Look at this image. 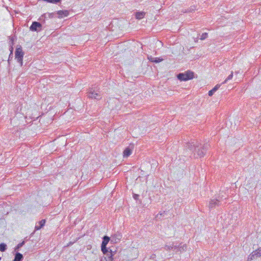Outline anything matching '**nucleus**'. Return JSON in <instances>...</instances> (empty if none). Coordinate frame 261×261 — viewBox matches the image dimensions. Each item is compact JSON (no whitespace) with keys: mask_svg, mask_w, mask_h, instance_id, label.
Returning a JSON list of instances; mask_svg holds the SVG:
<instances>
[{"mask_svg":"<svg viewBox=\"0 0 261 261\" xmlns=\"http://www.w3.org/2000/svg\"><path fill=\"white\" fill-rule=\"evenodd\" d=\"M182 143L184 155L186 156L193 153L194 156L197 158L204 156L208 146L207 144L202 145L197 141L192 140Z\"/></svg>","mask_w":261,"mask_h":261,"instance_id":"1","label":"nucleus"},{"mask_svg":"<svg viewBox=\"0 0 261 261\" xmlns=\"http://www.w3.org/2000/svg\"><path fill=\"white\" fill-rule=\"evenodd\" d=\"M87 95L89 98L97 100H99L102 98L99 89L96 86L90 88L87 92Z\"/></svg>","mask_w":261,"mask_h":261,"instance_id":"2","label":"nucleus"},{"mask_svg":"<svg viewBox=\"0 0 261 261\" xmlns=\"http://www.w3.org/2000/svg\"><path fill=\"white\" fill-rule=\"evenodd\" d=\"M24 53L20 45H17L15 52V58L17 62L20 64V66L23 65V58Z\"/></svg>","mask_w":261,"mask_h":261,"instance_id":"3","label":"nucleus"},{"mask_svg":"<svg viewBox=\"0 0 261 261\" xmlns=\"http://www.w3.org/2000/svg\"><path fill=\"white\" fill-rule=\"evenodd\" d=\"M194 73L191 70H187L184 73H180V81H187L194 78Z\"/></svg>","mask_w":261,"mask_h":261,"instance_id":"4","label":"nucleus"},{"mask_svg":"<svg viewBox=\"0 0 261 261\" xmlns=\"http://www.w3.org/2000/svg\"><path fill=\"white\" fill-rule=\"evenodd\" d=\"M41 23L37 21H33L30 27V30L33 32H40L42 30Z\"/></svg>","mask_w":261,"mask_h":261,"instance_id":"5","label":"nucleus"},{"mask_svg":"<svg viewBox=\"0 0 261 261\" xmlns=\"http://www.w3.org/2000/svg\"><path fill=\"white\" fill-rule=\"evenodd\" d=\"M122 235L119 232H117L111 237V243L116 244L119 243L122 239Z\"/></svg>","mask_w":261,"mask_h":261,"instance_id":"6","label":"nucleus"},{"mask_svg":"<svg viewBox=\"0 0 261 261\" xmlns=\"http://www.w3.org/2000/svg\"><path fill=\"white\" fill-rule=\"evenodd\" d=\"M220 205V201L216 199H211L208 203V208L210 210L214 209Z\"/></svg>","mask_w":261,"mask_h":261,"instance_id":"7","label":"nucleus"},{"mask_svg":"<svg viewBox=\"0 0 261 261\" xmlns=\"http://www.w3.org/2000/svg\"><path fill=\"white\" fill-rule=\"evenodd\" d=\"M110 241L111 242V238L107 236H104L102 238L101 248H106V246H107V244Z\"/></svg>","mask_w":261,"mask_h":261,"instance_id":"8","label":"nucleus"},{"mask_svg":"<svg viewBox=\"0 0 261 261\" xmlns=\"http://www.w3.org/2000/svg\"><path fill=\"white\" fill-rule=\"evenodd\" d=\"M58 15V18H61L64 17H67L69 14V12L67 10H59L57 12Z\"/></svg>","mask_w":261,"mask_h":261,"instance_id":"9","label":"nucleus"},{"mask_svg":"<svg viewBox=\"0 0 261 261\" xmlns=\"http://www.w3.org/2000/svg\"><path fill=\"white\" fill-rule=\"evenodd\" d=\"M132 153V149L130 148L129 147H126L123 151V157L127 158Z\"/></svg>","mask_w":261,"mask_h":261,"instance_id":"10","label":"nucleus"},{"mask_svg":"<svg viewBox=\"0 0 261 261\" xmlns=\"http://www.w3.org/2000/svg\"><path fill=\"white\" fill-rule=\"evenodd\" d=\"M45 219H42L41 220V221H40L39 222H38V224L39 225H36L35 226V230H39V229H40L42 227H43L45 224Z\"/></svg>","mask_w":261,"mask_h":261,"instance_id":"11","label":"nucleus"},{"mask_svg":"<svg viewBox=\"0 0 261 261\" xmlns=\"http://www.w3.org/2000/svg\"><path fill=\"white\" fill-rule=\"evenodd\" d=\"M23 258V255L19 252H16L15 254L14 259L13 261H22Z\"/></svg>","mask_w":261,"mask_h":261,"instance_id":"12","label":"nucleus"},{"mask_svg":"<svg viewBox=\"0 0 261 261\" xmlns=\"http://www.w3.org/2000/svg\"><path fill=\"white\" fill-rule=\"evenodd\" d=\"M145 13L142 12H137L135 14V17L137 19H141L145 16Z\"/></svg>","mask_w":261,"mask_h":261,"instance_id":"13","label":"nucleus"},{"mask_svg":"<svg viewBox=\"0 0 261 261\" xmlns=\"http://www.w3.org/2000/svg\"><path fill=\"white\" fill-rule=\"evenodd\" d=\"M46 19H47V15L46 14H43L39 18V20L40 21V23H41V25L45 23Z\"/></svg>","mask_w":261,"mask_h":261,"instance_id":"14","label":"nucleus"},{"mask_svg":"<svg viewBox=\"0 0 261 261\" xmlns=\"http://www.w3.org/2000/svg\"><path fill=\"white\" fill-rule=\"evenodd\" d=\"M196 10V7L195 6H191L190 8L188 9H182L181 12L183 13H191L194 11Z\"/></svg>","mask_w":261,"mask_h":261,"instance_id":"15","label":"nucleus"},{"mask_svg":"<svg viewBox=\"0 0 261 261\" xmlns=\"http://www.w3.org/2000/svg\"><path fill=\"white\" fill-rule=\"evenodd\" d=\"M7 249V246L6 244L2 243L0 244V251L5 252Z\"/></svg>","mask_w":261,"mask_h":261,"instance_id":"16","label":"nucleus"},{"mask_svg":"<svg viewBox=\"0 0 261 261\" xmlns=\"http://www.w3.org/2000/svg\"><path fill=\"white\" fill-rule=\"evenodd\" d=\"M256 255L255 254L254 252L253 251L251 254H250L248 257L247 260L248 261H251L256 258Z\"/></svg>","mask_w":261,"mask_h":261,"instance_id":"17","label":"nucleus"},{"mask_svg":"<svg viewBox=\"0 0 261 261\" xmlns=\"http://www.w3.org/2000/svg\"><path fill=\"white\" fill-rule=\"evenodd\" d=\"M109 252L111 253V255L110 256H109V260H110L111 261H112L113 260V256L116 253V250L113 251L112 249H110Z\"/></svg>","mask_w":261,"mask_h":261,"instance_id":"18","label":"nucleus"},{"mask_svg":"<svg viewBox=\"0 0 261 261\" xmlns=\"http://www.w3.org/2000/svg\"><path fill=\"white\" fill-rule=\"evenodd\" d=\"M255 254L256 255V257H260L261 256V248H259L254 251Z\"/></svg>","mask_w":261,"mask_h":261,"instance_id":"19","label":"nucleus"},{"mask_svg":"<svg viewBox=\"0 0 261 261\" xmlns=\"http://www.w3.org/2000/svg\"><path fill=\"white\" fill-rule=\"evenodd\" d=\"M25 244V241H23L22 242L19 243L17 246L15 248V250H19L21 247H22Z\"/></svg>","mask_w":261,"mask_h":261,"instance_id":"20","label":"nucleus"},{"mask_svg":"<svg viewBox=\"0 0 261 261\" xmlns=\"http://www.w3.org/2000/svg\"><path fill=\"white\" fill-rule=\"evenodd\" d=\"M233 77V72L231 71L230 74H229L228 77L225 80V81L222 83V84H225L227 83V82L229 80H230L231 79H232Z\"/></svg>","mask_w":261,"mask_h":261,"instance_id":"21","label":"nucleus"},{"mask_svg":"<svg viewBox=\"0 0 261 261\" xmlns=\"http://www.w3.org/2000/svg\"><path fill=\"white\" fill-rule=\"evenodd\" d=\"M165 247L167 248V249H170V248H171V249H174L175 250L176 249L177 251L178 250V247H177L176 246L166 245Z\"/></svg>","mask_w":261,"mask_h":261,"instance_id":"22","label":"nucleus"},{"mask_svg":"<svg viewBox=\"0 0 261 261\" xmlns=\"http://www.w3.org/2000/svg\"><path fill=\"white\" fill-rule=\"evenodd\" d=\"M163 60V58L154 57V60H153V62L158 63L161 62Z\"/></svg>","mask_w":261,"mask_h":261,"instance_id":"23","label":"nucleus"},{"mask_svg":"<svg viewBox=\"0 0 261 261\" xmlns=\"http://www.w3.org/2000/svg\"><path fill=\"white\" fill-rule=\"evenodd\" d=\"M207 36H208L207 33H204L202 34L200 39L201 40H203L205 39L207 37Z\"/></svg>","mask_w":261,"mask_h":261,"instance_id":"24","label":"nucleus"},{"mask_svg":"<svg viewBox=\"0 0 261 261\" xmlns=\"http://www.w3.org/2000/svg\"><path fill=\"white\" fill-rule=\"evenodd\" d=\"M10 53H11V51H12V53H13V39H11V43H10Z\"/></svg>","mask_w":261,"mask_h":261,"instance_id":"25","label":"nucleus"},{"mask_svg":"<svg viewBox=\"0 0 261 261\" xmlns=\"http://www.w3.org/2000/svg\"><path fill=\"white\" fill-rule=\"evenodd\" d=\"M221 85L220 84H217L212 89L213 91H214L215 92L219 89V88L220 87Z\"/></svg>","mask_w":261,"mask_h":261,"instance_id":"26","label":"nucleus"},{"mask_svg":"<svg viewBox=\"0 0 261 261\" xmlns=\"http://www.w3.org/2000/svg\"><path fill=\"white\" fill-rule=\"evenodd\" d=\"M47 16H48V18H51L54 17L55 14L54 13H46Z\"/></svg>","mask_w":261,"mask_h":261,"instance_id":"27","label":"nucleus"},{"mask_svg":"<svg viewBox=\"0 0 261 261\" xmlns=\"http://www.w3.org/2000/svg\"><path fill=\"white\" fill-rule=\"evenodd\" d=\"M101 249L103 254H106L108 252V249H107V246H106V248H101Z\"/></svg>","mask_w":261,"mask_h":261,"instance_id":"28","label":"nucleus"},{"mask_svg":"<svg viewBox=\"0 0 261 261\" xmlns=\"http://www.w3.org/2000/svg\"><path fill=\"white\" fill-rule=\"evenodd\" d=\"M13 54L11 52V53H10V54L9 55L8 60V62L9 63H10V61L13 59Z\"/></svg>","mask_w":261,"mask_h":261,"instance_id":"29","label":"nucleus"},{"mask_svg":"<svg viewBox=\"0 0 261 261\" xmlns=\"http://www.w3.org/2000/svg\"><path fill=\"white\" fill-rule=\"evenodd\" d=\"M139 195L138 194H133V198L135 199V200H138L139 197Z\"/></svg>","mask_w":261,"mask_h":261,"instance_id":"30","label":"nucleus"},{"mask_svg":"<svg viewBox=\"0 0 261 261\" xmlns=\"http://www.w3.org/2000/svg\"><path fill=\"white\" fill-rule=\"evenodd\" d=\"M154 57L150 56L149 57H148V59L149 60V61L153 62V60H154Z\"/></svg>","mask_w":261,"mask_h":261,"instance_id":"31","label":"nucleus"},{"mask_svg":"<svg viewBox=\"0 0 261 261\" xmlns=\"http://www.w3.org/2000/svg\"><path fill=\"white\" fill-rule=\"evenodd\" d=\"M214 93H215V92L214 91H213V89H212L211 90L208 91V94L210 96H212L214 94Z\"/></svg>","mask_w":261,"mask_h":261,"instance_id":"32","label":"nucleus"},{"mask_svg":"<svg viewBox=\"0 0 261 261\" xmlns=\"http://www.w3.org/2000/svg\"><path fill=\"white\" fill-rule=\"evenodd\" d=\"M187 246L186 245H183L182 249L183 250H185L187 249Z\"/></svg>","mask_w":261,"mask_h":261,"instance_id":"33","label":"nucleus"},{"mask_svg":"<svg viewBox=\"0 0 261 261\" xmlns=\"http://www.w3.org/2000/svg\"><path fill=\"white\" fill-rule=\"evenodd\" d=\"M176 77L178 80H179V73L176 74Z\"/></svg>","mask_w":261,"mask_h":261,"instance_id":"34","label":"nucleus"},{"mask_svg":"<svg viewBox=\"0 0 261 261\" xmlns=\"http://www.w3.org/2000/svg\"><path fill=\"white\" fill-rule=\"evenodd\" d=\"M250 181V182H249V184H251V182L253 181L252 180H249L248 182H249Z\"/></svg>","mask_w":261,"mask_h":261,"instance_id":"35","label":"nucleus"}]
</instances>
